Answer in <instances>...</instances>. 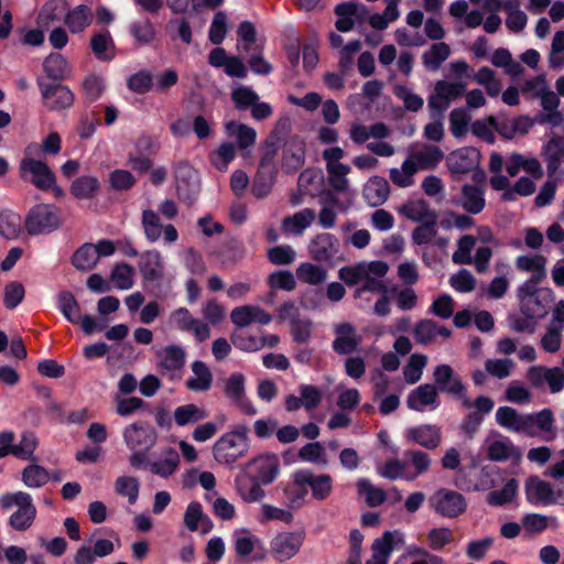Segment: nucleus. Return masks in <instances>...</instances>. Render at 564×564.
<instances>
[{
  "instance_id": "1",
  "label": "nucleus",
  "mask_w": 564,
  "mask_h": 564,
  "mask_svg": "<svg viewBox=\"0 0 564 564\" xmlns=\"http://www.w3.org/2000/svg\"><path fill=\"white\" fill-rule=\"evenodd\" d=\"M235 477V488L240 498L248 503L259 502L265 497L262 486L275 481L281 471L280 459L274 453H263L239 466Z\"/></svg>"
},
{
  "instance_id": "2",
  "label": "nucleus",
  "mask_w": 564,
  "mask_h": 564,
  "mask_svg": "<svg viewBox=\"0 0 564 564\" xmlns=\"http://www.w3.org/2000/svg\"><path fill=\"white\" fill-rule=\"evenodd\" d=\"M249 448L248 427L237 424L217 440L213 455L219 464L232 467L239 458L247 455Z\"/></svg>"
},
{
  "instance_id": "3",
  "label": "nucleus",
  "mask_w": 564,
  "mask_h": 564,
  "mask_svg": "<svg viewBox=\"0 0 564 564\" xmlns=\"http://www.w3.org/2000/svg\"><path fill=\"white\" fill-rule=\"evenodd\" d=\"M0 506L4 510L13 506L18 510L9 518V525L17 531L28 530L36 518V508L33 505L32 497L25 491L7 492L0 497Z\"/></svg>"
},
{
  "instance_id": "4",
  "label": "nucleus",
  "mask_w": 564,
  "mask_h": 564,
  "mask_svg": "<svg viewBox=\"0 0 564 564\" xmlns=\"http://www.w3.org/2000/svg\"><path fill=\"white\" fill-rule=\"evenodd\" d=\"M23 224L30 236L50 234L61 225L59 212L54 205L37 204L29 209Z\"/></svg>"
},
{
  "instance_id": "5",
  "label": "nucleus",
  "mask_w": 564,
  "mask_h": 564,
  "mask_svg": "<svg viewBox=\"0 0 564 564\" xmlns=\"http://www.w3.org/2000/svg\"><path fill=\"white\" fill-rule=\"evenodd\" d=\"M174 176L180 200L192 206L197 200L200 192L198 172L188 161H180L174 165Z\"/></svg>"
},
{
  "instance_id": "6",
  "label": "nucleus",
  "mask_w": 564,
  "mask_h": 564,
  "mask_svg": "<svg viewBox=\"0 0 564 564\" xmlns=\"http://www.w3.org/2000/svg\"><path fill=\"white\" fill-rule=\"evenodd\" d=\"M37 87L41 91L44 106L53 111H61L73 106L74 93L62 82L51 83L44 78H37Z\"/></svg>"
},
{
  "instance_id": "7",
  "label": "nucleus",
  "mask_w": 564,
  "mask_h": 564,
  "mask_svg": "<svg viewBox=\"0 0 564 564\" xmlns=\"http://www.w3.org/2000/svg\"><path fill=\"white\" fill-rule=\"evenodd\" d=\"M224 394L242 414L252 416L258 413L252 401L246 395V377L243 373L234 372L224 381Z\"/></svg>"
},
{
  "instance_id": "8",
  "label": "nucleus",
  "mask_w": 564,
  "mask_h": 564,
  "mask_svg": "<svg viewBox=\"0 0 564 564\" xmlns=\"http://www.w3.org/2000/svg\"><path fill=\"white\" fill-rule=\"evenodd\" d=\"M123 438L129 449H151L156 444L158 433L148 422L138 421L123 430Z\"/></svg>"
},
{
  "instance_id": "9",
  "label": "nucleus",
  "mask_w": 564,
  "mask_h": 564,
  "mask_svg": "<svg viewBox=\"0 0 564 564\" xmlns=\"http://www.w3.org/2000/svg\"><path fill=\"white\" fill-rule=\"evenodd\" d=\"M303 542V532H282L271 540L270 551L275 561L285 562L300 552Z\"/></svg>"
},
{
  "instance_id": "10",
  "label": "nucleus",
  "mask_w": 564,
  "mask_h": 564,
  "mask_svg": "<svg viewBox=\"0 0 564 564\" xmlns=\"http://www.w3.org/2000/svg\"><path fill=\"white\" fill-rule=\"evenodd\" d=\"M306 144L300 135H292L284 142L281 159V169L288 174H294L305 163Z\"/></svg>"
},
{
  "instance_id": "11",
  "label": "nucleus",
  "mask_w": 564,
  "mask_h": 564,
  "mask_svg": "<svg viewBox=\"0 0 564 564\" xmlns=\"http://www.w3.org/2000/svg\"><path fill=\"white\" fill-rule=\"evenodd\" d=\"M340 249L339 239L328 232L316 235L308 245V253L319 263H329L338 258Z\"/></svg>"
},
{
  "instance_id": "12",
  "label": "nucleus",
  "mask_w": 564,
  "mask_h": 564,
  "mask_svg": "<svg viewBox=\"0 0 564 564\" xmlns=\"http://www.w3.org/2000/svg\"><path fill=\"white\" fill-rule=\"evenodd\" d=\"M481 154L475 147H463L446 156V165L452 174H467L480 164Z\"/></svg>"
},
{
  "instance_id": "13",
  "label": "nucleus",
  "mask_w": 564,
  "mask_h": 564,
  "mask_svg": "<svg viewBox=\"0 0 564 564\" xmlns=\"http://www.w3.org/2000/svg\"><path fill=\"white\" fill-rule=\"evenodd\" d=\"M294 484L310 486L312 497L323 501L329 497L333 490V479L328 474L314 475L310 469H300L294 473Z\"/></svg>"
},
{
  "instance_id": "14",
  "label": "nucleus",
  "mask_w": 564,
  "mask_h": 564,
  "mask_svg": "<svg viewBox=\"0 0 564 564\" xmlns=\"http://www.w3.org/2000/svg\"><path fill=\"white\" fill-rule=\"evenodd\" d=\"M435 511L445 518H457L466 511L467 502L465 497L454 490L441 489L434 497Z\"/></svg>"
},
{
  "instance_id": "15",
  "label": "nucleus",
  "mask_w": 564,
  "mask_h": 564,
  "mask_svg": "<svg viewBox=\"0 0 564 564\" xmlns=\"http://www.w3.org/2000/svg\"><path fill=\"white\" fill-rule=\"evenodd\" d=\"M20 171L22 176L25 173L31 174L29 180L36 188L41 191H48L56 183L55 174L48 165L40 160L25 158L21 161Z\"/></svg>"
},
{
  "instance_id": "16",
  "label": "nucleus",
  "mask_w": 564,
  "mask_h": 564,
  "mask_svg": "<svg viewBox=\"0 0 564 564\" xmlns=\"http://www.w3.org/2000/svg\"><path fill=\"white\" fill-rule=\"evenodd\" d=\"M171 322L181 332L194 333L197 341H205L210 336L209 326L192 316L186 307H178L171 313Z\"/></svg>"
},
{
  "instance_id": "17",
  "label": "nucleus",
  "mask_w": 564,
  "mask_h": 564,
  "mask_svg": "<svg viewBox=\"0 0 564 564\" xmlns=\"http://www.w3.org/2000/svg\"><path fill=\"white\" fill-rule=\"evenodd\" d=\"M433 386L436 387L437 393L442 392L460 398L466 391L462 379L455 375L449 365L442 364L436 366L433 372Z\"/></svg>"
},
{
  "instance_id": "18",
  "label": "nucleus",
  "mask_w": 564,
  "mask_h": 564,
  "mask_svg": "<svg viewBox=\"0 0 564 564\" xmlns=\"http://www.w3.org/2000/svg\"><path fill=\"white\" fill-rule=\"evenodd\" d=\"M139 270L147 289H150L153 284H158L164 276L161 253L158 250H148L141 253Z\"/></svg>"
},
{
  "instance_id": "19",
  "label": "nucleus",
  "mask_w": 564,
  "mask_h": 564,
  "mask_svg": "<svg viewBox=\"0 0 564 564\" xmlns=\"http://www.w3.org/2000/svg\"><path fill=\"white\" fill-rule=\"evenodd\" d=\"M525 498L530 505L551 506L553 500V486L540 479L538 476H531L524 485Z\"/></svg>"
},
{
  "instance_id": "20",
  "label": "nucleus",
  "mask_w": 564,
  "mask_h": 564,
  "mask_svg": "<svg viewBox=\"0 0 564 564\" xmlns=\"http://www.w3.org/2000/svg\"><path fill=\"white\" fill-rule=\"evenodd\" d=\"M408 442L419 444L426 449H434L441 443V430L433 424H421L409 427L405 432Z\"/></svg>"
},
{
  "instance_id": "21",
  "label": "nucleus",
  "mask_w": 564,
  "mask_h": 564,
  "mask_svg": "<svg viewBox=\"0 0 564 564\" xmlns=\"http://www.w3.org/2000/svg\"><path fill=\"white\" fill-rule=\"evenodd\" d=\"M553 300V291L549 288L542 289L540 293L532 299L522 301L520 304V312L529 318H543L547 314Z\"/></svg>"
},
{
  "instance_id": "22",
  "label": "nucleus",
  "mask_w": 564,
  "mask_h": 564,
  "mask_svg": "<svg viewBox=\"0 0 564 564\" xmlns=\"http://www.w3.org/2000/svg\"><path fill=\"white\" fill-rule=\"evenodd\" d=\"M409 409L422 412L426 406L432 405L433 409L440 405L438 393L435 386L424 383L412 390L406 398Z\"/></svg>"
},
{
  "instance_id": "23",
  "label": "nucleus",
  "mask_w": 564,
  "mask_h": 564,
  "mask_svg": "<svg viewBox=\"0 0 564 564\" xmlns=\"http://www.w3.org/2000/svg\"><path fill=\"white\" fill-rule=\"evenodd\" d=\"M336 337L332 347L338 355H350L357 350L359 339L356 337V328L350 323H340L335 327Z\"/></svg>"
},
{
  "instance_id": "24",
  "label": "nucleus",
  "mask_w": 564,
  "mask_h": 564,
  "mask_svg": "<svg viewBox=\"0 0 564 564\" xmlns=\"http://www.w3.org/2000/svg\"><path fill=\"white\" fill-rule=\"evenodd\" d=\"M184 524L189 531L195 532L199 530L202 534L209 533L214 528L212 519L204 513L203 507L198 501H192L186 507Z\"/></svg>"
},
{
  "instance_id": "25",
  "label": "nucleus",
  "mask_w": 564,
  "mask_h": 564,
  "mask_svg": "<svg viewBox=\"0 0 564 564\" xmlns=\"http://www.w3.org/2000/svg\"><path fill=\"white\" fill-rule=\"evenodd\" d=\"M159 367L163 372L173 373L181 370L186 360V352L182 346L167 345L158 352Z\"/></svg>"
},
{
  "instance_id": "26",
  "label": "nucleus",
  "mask_w": 564,
  "mask_h": 564,
  "mask_svg": "<svg viewBox=\"0 0 564 564\" xmlns=\"http://www.w3.org/2000/svg\"><path fill=\"white\" fill-rule=\"evenodd\" d=\"M398 212L403 217L419 224L438 218L436 210L432 209L425 199L409 200L400 206Z\"/></svg>"
},
{
  "instance_id": "27",
  "label": "nucleus",
  "mask_w": 564,
  "mask_h": 564,
  "mask_svg": "<svg viewBox=\"0 0 564 564\" xmlns=\"http://www.w3.org/2000/svg\"><path fill=\"white\" fill-rule=\"evenodd\" d=\"M364 197L366 202L377 207L386 203L390 195L389 182L381 176H372L364 186Z\"/></svg>"
},
{
  "instance_id": "28",
  "label": "nucleus",
  "mask_w": 564,
  "mask_h": 564,
  "mask_svg": "<svg viewBox=\"0 0 564 564\" xmlns=\"http://www.w3.org/2000/svg\"><path fill=\"white\" fill-rule=\"evenodd\" d=\"M43 70L51 83H57L68 77L70 67L61 53H51L43 61Z\"/></svg>"
},
{
  "instance_id": "29",
  "label": "nucleus",
  "mask_w": 564,
  "mask_h": 564,
  "mask_svg": "<svg viewBox=\"0 0 564 564\" xmlns=\"http://www.w3.org/2000/svg\"><path fill=\"white\" fill-rule=\"evenodd\" d=\"M93 22V11L86 4H79L68 10L64 23L73 34L83 32Z\"/></svg>"
},
{
  "instance_id": "30",
  "label": "nucleus",
  "mask_w": 564,
  "mask_h": 564,
  "mask_svg": "<svg viewBox=\"0 0 564 564\" xmlns=\"http://www.w3.org/2000/svg\"><path fill=\"white\" fill-rule=\"evenodd\" d=\"M462 206L473 215L481 213L486 206L485 191L477 185L464 184L462 186Z\"/></svg>"
},
{
  "instance_id": "31",
  "label": "nucleus",
  "mask_w": 564,
  "mask_h": 564,
  "mask_svg": "<svg viewBox=\"0 0 564 564\" xmlns=\"http://www.w3.org/2000/svg\"><path fill=\"white\" fill-rule=\"evenodd\" d=\"M192 371L195 377L188 378L185 386L191 391H207L213 383V373L204 361L195 360L192 364Z\"/></svg>"
},
{
  "instance_id": "32",
  "label": "nucleus",
  "mask_w": 564,
  "mask_h": 564,
  "mask_svg": "<svg viewBox=\"0 0 564 564\" xmlns=\"http://www.w3.org/2000/svg\"><path fill=\"white\" fill-rule=\"evenodd\" d=\"M278 172L258 167L252 180L251 194L258 199L265 198L276 182Z\"/></svg>"
},
{
  "instance_id": "33",
  "label": "nucleus",
  "mask_w": 564,
  "mask_h": 564,
  "mask_svg": "<svg viewBox=\"0 0 564 564\" xmlns=\"http://www.w3.org/2000/svg\"><path fill=\"white\" fill-rule=\"evenodd\" d=\"M98 256L96 253L95 245L91 242H85L73 253L70 262L74 268L82 272L93 270L97 262Z\"/></svg>"
},
{
  "instance_id": "34",
  "label": "nucleus",
  "mask_w": 564,
  "mask_h": 564,
  "mask_svg": "<svg viewBox=\"0 0 564 564\" xmlns=\"http://www.w3.org/2000/svg\"><path fill=\"white\" fill-rule=\"evenodd\" d=\"M563 154L564 140L561 137H553L544 145V155L549 176H553L561 167Z\"/></svg>"
},
{
  "instance_id": "35",
  "label": "nucleus",
  "mask_w": 564,
  "mask_h": 564,
  "mask_svg": "<svg viewBox=\"0 0 564 564\" xmlns=\"http://www.w3.org/2000/svg\"><path fill=\"white\" fill-rule=\"evenodd\" d=\"M99 191V180L90 175L79 176L70 185V193L77 199H91L97 196Z\"/></svg>"
},
{
  "instance_id": "36",
  "label": "nucleus",
  "mask_w": 564,
  "mask_h": 564,
  "mask_svg": "<svg viewBox=\"0 0 564 564\" xmlns=\"http://www.w3.org/2000/svg\"><path fill=\"white\" fill-rule=\"evenodd\" d=\"M58 311L72 324H79L80 305L70 291L64 290L58 292L57 302Z\"/></svg>"
},
{
  "instance_id": "37",
  "label": "nucleus",
  "mask_w": 564,
  "mask_h": 564,
  "mask_svg": "<svg viewBox=\"0 0 564 564\" xmlns=\"http://www.w3.org/2000/svg\"><path fill=\"white\" fill-rule=\"evenodd\" d=\"M402 534L398 531H386L381 538L376 539L372 543V556L379 557L388 562L394 545L402 543Z\"/></svg>"
},
{
  "instance_id": "38",
  "label": "nucleus",
  "mask_w": 564,
  "mask_h": 564,
  "mask_svg": "<svg viewBox=\"0 0 564 564\" xmlns=\"http://www.w3.org/2000/svg\"><path fill=\"white\" fill-rule=\"evenodd\" d=\"M289 120H280L275 128L269 133L262 144L261 151L276 156L280 149L283 150V144L286 142L285 138L289 132Z\"/></svg>"
},
{
  "instance_id": "39",
  "label": "nucleus",
  "mask_w": 564,
  "mask_h": 564,
  "mask_svg": "<svg viewBox=\"0 0 564 564\" xmlns=\"http://www.w3.org/2000/svg\"><path fill=\"white\" fill-rule=\"evenodd\" d=\"M519 482L516 478H510L500 490L488 492L486 501L489 506L501 507L513 501L518 495Z\"/></svg>"
},
{
  "instance_id": "40",
  "label": "nucleus",
  "mask_w": 564,
  "mask_h": 564,
  "mask_svg": "<svg viewBox=\"0 0 564 564\" xmlns=\"http://www.w3.org/2000/svg\"><path fill=\"white\" fill-rule=\"evenodd\" d=\"M67 8L66 0H48L41 9L37 24L47 29L51 23L59 21Z\"/></svg>"
},
{
  "instance_id": "41",
  "label": "nucleus",
  "mask_w": 564,
  "mask_h": 564,
  "mask_svg": "<svg viewBox=\"0 0 564 564\" xmlns=\"http://www.w3.org/2000/svg\"><path fill=\"white\" fill-rule=\"evenodd\" d=\"M229 137H236L237 145L240 149H247L256 142L257 132L253 128L236 121H229L225 124Z\"/></svg>"
},
{
  "instance_id": "42",
  "label": "nucleus",
  "mask_w": 564,
  "mask_h": 564,
  "mask_svg": "<svg viewBox=\"0 0 564 564\" xmlns=\"http://www.w3.org/2000/svg\"><path fill=\"white\" fill-rule=\"evenodd\" d=\"M106 90L104 79L96 75L89 74L82 83V93L84 96V104L86 107L97 101Z\"/></svg>"
},
{
  "instance_id": "43",
  "label": "nucleus",
  "mask_w": 564,
  "mask_h": 564,
  "mask_svg": "<svg viewBox=\"0 0 564 564\" xmlns=\"http://www.w3.org/2000/svg\"><path fill=\"white\" fill-rule=\"evenodd\" d=\"M90 47L95 56L102 62H109L115 58V53L108 52L109 47H115L109 31L95 33L90 39Z\"/></svg>"
},
{
  "instance_id": "44",
  "label": "nucleus",
  "mask_w": 564,
  "mask_h": 564,
  "mask_svg": "<svg viewBox=\"0 0 564 564\" xmlns=\"http://www.w3.org/2000/svg\"><path fill=\"white\" fill-rule=\"evenodd\" d=\"M22 227L21 216L10 209L0 212V236L6 239H15L19 237Z\"/></svg>"
},
{
  "instance_id": "45",
  "label": "nucleus",
  "mask_w": 564,
  "mask_h": 564,
  "mask_svg": "<svg viewBox=\"0 0 564 564\" xmlns=\"http://www.w3.org/2000/svg\"><path fill=\"white\" fill-rule=\"evenodd\" d=\"M535 429L541 431V436L545 442L556 438V429L554 426V415L551 409H543L531 414Z\"/></svg>"
},
{
  "instance_id": "46",
  "label": "nucleus",
  "mask_w": 564,
  "mask_h": 564,
  "mask_svg": "<svg viewBox=\"0 0 564 564\" xmlns=\"http://www.w3.org/2000/svg\"><path fill=\"white\" fill-rule=\"evenodd\" d=\"M50 478L48 470L37 464H30L22 470V481L29 488H41L48 482Z\"/></svg>"
},
{
  "instance_id": "47",
  "label": "nucleus",
  "mask_w": 564,
  "mask_h": 564,
  "mask_svg": "<svg viewBox=\"0 0 564 564\" xmlns=\"http://www.w3.org/2000/svg\"><path fill=\"white\" fill-rule=\"evenodd\" d=\"M449 54L451 48L446 43H435L430 47V50L423 53V64L431 70H437L442 63L448 58Z\"/></svg>"
},
{
  "instance_id": "48",
  "label": "nucleus",
  "mask_w": 564,
  "mask_h": 564,
  "mask_svg": "<svg viewBox=\"0 0 564 564\" xmlns=\"http://www.w3.org/2000/svg\"><path fill=\"white\" fill-rule=\"evenodd\" d=\"M296 276L301 282L318 285L327 278V271L311 262L301 263L296 269Z\"/></svg>"
},
{
  "instance_id": "49",
  "label": "nucleus",
  "mask_w": 564,
  "mask_h": 564,
  "mask_svg": "<svg viewBox=\"0 0 564 564\" xmlns=\"http://www.w3.org/2000/svg\"><path fill=\"white\" fill-rule=\"evenodd\" d=\"M180 464V456L173 448L167 449V456L163 459L153 462L149 465V469L152 474L163 478H167L174 474Z\"/></svg>"
},
{
  "instance_id": "50",
  "label": "nucleus",
  "mask_w": 564,
  "mask_h": 564,
  "mask_svg": "<svg viewBox=\"0 0 564 564\" xmlns=\"http://www.w3.org/2000/svg\"><path fill=\"white\" fill-rule=\"evenodd\" d=\"M357 490L359 495H364L366 498V503L371 507H378L384 503L387 499V495L384 490L381 488L375 487L370 480L366 478H360L357 481Z\"/></svg>"
},
{
  "instance_id": "51",
  "label": "nucleus",
  "mask_w": 564,
  "mask_h": 564,
  "mask_svg": "<svg viewBox=\"0 0 564 564\" xmlns=\"http://www.w3.org/2000/svg\"><path fill=\"white\" fill-rule=\"evenodd\" d=\"M427 362V357L422 354L411 355L408 364L403 368V376L408 383L414 384L422 378L423 369Z\"/></svg>"
},
{
  "instance_id": "52",
  "label": "nucleus",
  "mask_w": 564,
  "mask_h": 564,
  "mask_svg": "<svg viewBox=\"0 0 564 564\" xmlns=\"http://www.w3.org/2000/svg\"><path fill=\"white\" fill-rule=\"evenodd\" d=\"M116 492L127 497L131 505H134L139 497L140 484L135 477L120 476L115 482Z\"/></svg>"
},
{
  "instance_id": "53",
  "label": "nucleus",
  "mask_w": 564,
  "mask_h": 564,
  "mask_svg": "<svg viewBox=\"0 0 564 564\" xmlns=\"http://www.w3.org/2000/svg\"><path fill=\"white\" fill-rule=\"evenodd\" d=\"M556 522V518H550L541 513H527L521 519V524L528 534H540L544 532L549 522Z\"/></svg>"
},
{
  "instance_id": "54",
  "label": "nucleus",
  "mask_w": 564,
  "mask_h": 564,
  "mask_svg": "<svg viewBox=\"0 0 564 564\" xmlns=\"http://www.w3.org/2000/svg\"><path fill=\"white\" fill-rule=\"evenodd\" d=\"M142 226L144 229V235L150 242H154L161 237L163 226L160 223L158 214L152 209L143 210Z\"/></svg>"
},
{
  "instance_id": "55",
  "label": "nucleus",
  "mask_w": 564,
  "mask_h": 564,
  "mask_svg": "<svg viewBox=\"0 0 564 564\" xmlns=\"http://www.w3.org/2000/svg\"><path fill=\"white\" fill-rule=\"evenodd\" d=\"M405 463L397 458L388 459L382 467L379 468L378 473L381 477L389 480H397L403 478L405 480H414L415 475H405Z\"/></svg>"
},
{
  "instance_id": "56",
  "label": "nucleus",
  "mask_w": 564,
  "mask_h": 564,
  "mask_svg": "<svg viewBox=\"0 0 564 564\" xmlns=\"http://www.w3.org/2000/svg\"><path fill=\"white\" fill-rule=\"evenodd\" d=\"M203 417L204 413L194 403L181 405L174 411V421L178 426H185L189 423L198 422Z\"/></svg>"
},
{
  "instance_id": "57",
  "label": "nucleus",
  "mask_w": 564,
  "mask_h": 564,
  "mask_svg": "<svg viewBox=\"0 0 564 564\" xmlns=\"http://www.w3.org/2000/svg\"><path fill=\"white\" fill-rule=\"evenodd\" d=\"M470 116L463 108H455L449 113V129L455 138H462L467 133Z\"/></svg>"
},
{
  "instance_id": "58",
  "label": "nucleus",
  "mask_w": 564,
  "mask_h": 564,
  "mask_svg": "<svg viewBox=\"0 0 564 564\" xmlns=\"http://www.w3.org/2000/svg\"><path fill=\"white\" fill-rule=\"evenodd\" d=\"M37 446V438L33 432H23L19 444H15L14 457L23 460H34V451Z\"/></svg>"
},
{
  "instance_id": "59",
  "label": "nucleus",
  "mask_w": 564,
  "mask_h": 564,
  "mask_svg": "<svg viewBox=\"0 0 564 564\" xmlns=\"http://www.w3.org/2000/svg\"><path fill=\"white\" fill-rule=\"evenodd\" d=\"M329 174V184L338 193L346 192L348 188L347 174L350 172V166L347 164H336L327 166Z\"/></svg>"
},
{
  "instance_id": "60",
  "label": "nucleus",
  "mask_w": 564,
  "mask_h": 564,
  "mask_svg": "<svg viewBox=\"0 0 564 564\" xmlns=\"http://www.w3.org/2000/svg\"><path fill=\"white\" fill-rule=\"evenodd\" d=\"M338 276L348 286L358 285L365 278H367V272L364 269V262L340 268Z\"/></svg>"
},
{
  "instance_id": "61",
  "label": "nucleus",
  "mask_w": 564,
  "mask_h": 564,
  "mask_svg": "<svg viewBox=\"0 0 564 564\" xmlns=\"http://www.w3.org/2000/svg\"><path fill=\"white\" fill-rule=\"evenodd\" d=\"M438 218L430 219L427 221L420 223L412 231V240L415 245L422 246L430 243L432 239L436 236V225Z\"/></svg>"
},
{
  "instance_id": "62",
  "label": "nucleus",
  "mask_w": 564,
  "mask_h": 564,
  "mask_svg": "<svg viewBox=\"0 0 564 564\" xmlns=\"http://www.w3.org/2000/svg\"><path fill=\"white\" fill-rule=\"evenodd\" d=\"M133 268L128 263H119L111 271V281L119 290H129L133 285Z\"/></svg>"
},
{
  "instance_id": "63",
  "label": "nucleus",
  "mask_w": 564,
  "mask_h": 564,
  "mask_svg": "<svg viewBox=\"0 0 564 564\" xmlns=\"http://www.w3.org/2000/svg\"><path fill=\"white\" fill-rule=\"evenodd\" d=\"M127 86L133 93L147 94L153 86L152 74L149 70H139L128 78Z\"/></svg>"
},
{
  "instance_id": "64",
  "label": "nucleus",
  "mask_w": 564,
  "mask_h": 564,
  "mask_svg": "<svg viewBox=\"0 0 564 564\" xmlns=\"http://www.w3.org/2000/svg\"><path fill=\"white\" fill-rule=\"evenodd\" d=\"M130 34L140 44H149L155 37V29L150 20L135 21L130 25Z\"/></svg>"
}]
</instances>
